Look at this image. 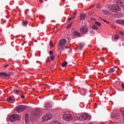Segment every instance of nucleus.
<instances>
[{"mask_svg":"<svg viewBox=\"0 0 124 124\" xmlns=\"http://www.w3.org/2000/svg\"><path fill=\"white\" fill-rule=\"evenodd\" d=\"M66 45V40L63 39L60 40L58 43V48L59 50H60L61 53H62V51H64V46H65Z\"/></svg>","mask_w":124,"mask_h":124,"instance_id":"nucleus-1","label":"nucleus"},{"mask_svg":"<svg viewBox=\"0 0 124 124\" xmlns=\"http://www.w3.org/2000/svg\"><path fill=\"white\" fill-rule=\"evenodd\" d=\"M120 9H121V7L117 5H114L111 6L109 8V10L111 12H114V13L118 12V11H120Z\"/></svg>","mask_w":124,"mask_h":124,"instance_id":"nucleus-2","label":"nucleus"},{"mask_svg":"<svg viewBox=\"0 0 124 124\" xmlns=\"http://www.w3.org/2000/svg\"><path fill=\"white\" fill-rule=\"evenodd\" d=\"M79 31L81 34H86L89 31V28L87 26H83L80 28Z\"/></svg>","mask_w":124,"mask_h":124,"instance_id":"nucleus-3","label":"nucleus"},{"mask_svg":"<svg viewBox=\"0 0 124 124\" xmlns=\"http://www.w3.org/2000/svg\"><path fill=\"white\" fill-rule=\"evenodd\" d=\"M19 120H20V116L17 114H13L10 117L11 122H15L16 121H19Z\"/></svg>","mask_w":124,"mask_h":124,"instance_id":"nucleus-4","label":"nucleus"},{"mask_svg":"<svg viewBox=\"0 0 124 124\" xmlns=\"http://www.w3.org/2000/svg\"><path fill=\"white\" fill-rule=\"evenodd\" d=\"M11 75H13V73L9 72L8 74L6 72H2L0 73V76L2 78H5L6 77H10Z\"/></svg>","mask_w":124,"mask_h":124,"instance_id":"nucleus-5","label":"nucleus"},{"mask_svg":"<svg viewBox=\"0 0 124 124\" xmlns=\"http://www.w3.org/2000/svg\"><path fill=\"white\" fill-rule=\"evenodd\" d=\"M62 119L65 120V121L69 122L72 120V115L70 114H65L63 115Z\"/></svg>","mask_w":124,"mask_h":124,"instance_id":"nucleus-6","label":"nucleus"},{"mask_svg":"<svg viewBox=\"0 0 124 124\" xmlns=\"http://www.w3.org/2000/svg\"><path fill=\"white\" fill-rule=\"evenodd\" d=\"M26 109H27V107L23 105L18 106L16 108V111L17 112V113H19L20 112H23Z\"/></svg>","mask_w":124,"mask_h":124,"instance_id":"nucleus-7","label":"nucleus"},{"mask_svg":"<svg viewBox=\"0 0 124 124\" xmlns=\"http://www.w3.org/2000/svg\"><path fill=\"white\" fill-rule=\"evenodd\" d=\"M80 119L82 121H86V120H91V116L87 113H83L81 116H80Z\"/></svg>","mask_w":124,"mask_h":124,"instance_id":"nucleus-8","label":"nucleus"},{"mask_svg":"<svg viewBox=\"0 0 124 124\" xmlns=\"http://www.w3.org/2000/svg\"><path fill=\"white\" fill-rule=\"evenodd\" d=\"M52 118H53V116L52 114H46L43 117V122H47V121H49L50 120H52Z\"/></svg>","mask_w":124,"mask_h":124,"instance_id":"nucleus-9","label":"nucleus"},{"mask_svg":"<svg viewBox=\"0 0 124 124\" xmlns=\"http://www.w3.org/2000/svg\"><path fill=\"white\" fill-rule=\"evenodd\" d=\"M41 113H42V111L41 110V109H37L35 110L34 115L35 116H37L38 115H40Z\"/></svg>","mask_w":124,"mask_h":124,"instance_id":"nucleus-10","label":"nucleus"},{"mask_svg":"<svg viewBox=\"0 0 124 124\" xmlns=\"http://www.w3.org/2000/svg\"><path fill=\"white\" fill-rule=\"evenodd\" d=\"M116 23L119 24V25H124V19H118L116 20Z\"/></svg>","mask_w":124,"mask_h":124,"instance_id":"nucleus-11","label":"nucleus"},{"mask_svg":"<svg viewBox=\"0 0 124 124\" xmlns=\"http://www.w3.org/2000/svg\"><path fill=\"white\" fill-rule=\"evenodd\" d=\"M45 107L46 108H51V107H52V104L51 103H46L45 104Z\"/></svg>","mask_w":124,"mask_h":124,"instance_id":"nucleus-12","label":"nucleus"},{"mask_svg":"<svg viewBox=\"0 0 124 124\" xmlns=\"http://www.w3.org/2000/svg\"><path fill=\"white\" fill-rule=\"evenodd\" d=\"M75 35H76V36H78V37H80V36L81 35V34L78 31H75L74 32Z\"/></svg>","mask_w":124,"mask_h":124,"instance_id":"nucleus-13","label":"nucleus"},{"mask_svg":"<svg viewBox=\"0 0 124 124\" xmlns=\"http://www.w3.org/2000/svg\"><path fill=\"white\" fill-rule=\"evenodd\" d=\"M102 12L105 15H109V14H110V12L108 11L104 10H103Z\"/></svg>","mask_w":124,"mask_h":124,"instance_id":"nucleus-14","label":"nucleus"},{"mask_svg":"<svg viewBox=\"0 0 124 124\" xmlns=\"http://www.w3.org/2000/svg\"><path fill=\"white\" fill-rule=\"evenodd\" d=\"M80 18L83 20H85V18H86V14L82 13L80 15Z\"/></svg>","mask_w":124,"mask_h":124,"instance_id":"nucleus-15","label":"nucleus"},{"mask_svg":"<svg viewBox=\"0 0 124 124\" xmlns=\"http://www.w3.org/2000/svg\"><path fill=\"white\" fill-rule=\"evenodd\" d=\"M28 24H29V22H28V21L27 20H24L22 21V24L24 27H26V26H27Z\"/></svg>","mask_w":124,"mask_h":124,"instance_id":"nucleus-16","label":"nucleus"},{"mask_svg":"<svg viewBox=\"0 0 124 124\" xmlns=\"http://www.w3.org/2000/svg\"><path fill=\"white\" fill-rule=\"evenodd\" d=\"M114 72H115V69L114 68L110 69L108 71V73H110V74H112Z\"/></svg>","mask_w":124,"mask_h":124,"instance_id":"nucleus-17","label":"nucleus"},{"mask_svg":"<svg viewBox=\"0 0 124 124\" xmlns=\"http://www.w3.org/2000/svg\"><path fill=\"white\" fill-rule=\"evenodd\" d=\"M67 62L66 61H64L63 63L62 64V66L64 67L67 65Z\"/></svg>","mask_w":124,"mask_h":124,"instance_id":"nucleus-18","label":"nucleus"},{"mask_svg":"<svg viewBox=\"0 0 124 124\" xmlns=\"http://www.w3.org/2000/svg\"><path fill=\"white\" fill-rule=\"evenodd\" d=\"M95 24L97 25L98 27H101V23L100 22H98L97 21L95 22Z\"/></svg>","mask_w":124,"mask_h":124,"instance_id":"nucleus-19","label":"nucleus"},{"mask_svg":"<svg viewBox=\"0 0 124 124\" xmlns=\"http://www.w3.org/2000/svg\"><path fill=\"white\" fill-rule=\"evenodd\" d=\"M120 37V36L118 34H116L114 36V39H116V40H118Z\"/></svg>","mask_w":124,"mask_h":124,"instance_id":"nucleus-20","label":"nucleus"},{"mask_svg":"<svg viewBox=\"0 0 124 124\" xmlns=\"http://www.w3.org/2000/svg\"><path fill=\"white\" fill-rule=\"evenodd\" d=\"M93 30H98V27L95 25H93Z\"/></svg>","mask_w":124,"mask_h":124,"instance_id":"nucleus-21","label":"nucleus"},{"mask_svg":"<svg viewBox=\"0 0 124 124\" xmlns=\"http://www.w3.org/2000/svg\"><path fill=\"white\" fill-rule=\"evenodd\" d=\"M8 101H12V96H10L7 98Z\"/></svg>","mask_w":124,"mask_h":124,"instance_id":"nucleus-22","label":"nucleus"},{"mask_svg":"<svg viewBox=\"0 0 124 124\" xmlns=\"http://www.w3.org/2000/svg\"><path fill=\"white\" fill-rule=\"evenodd\" d=\"M50 46L51 48L52 47H54V44L53 43V42H52V41H50Z\"/></svg>","mask_w":124,"mask_h":124,"instance_id":"nucleus-23","label":"nucleus"},{"mask_svg":"<svg viewBox=\"0 0 124 124\" xmlns=\"http://www.w3.org/2000/svg\"><path fill=\"white\" fill-rule=\"evenodd\" d=\"M113 116H114L113 118H118V117H119V115H116V113L112 114L111 117H113Z\"/></svg>","mask_w":124,"mask_h":124,"instance_id":"nucleus-24","label":"nucleus"},{"mask_svg":"<svg viewBox=\"0 0 124 124\" xmlns=\"http://www.w3.org/2000/svg\"><path fill=\"white\" fill-rule=\"evenodd\" d=\"M46 88L49 90V89H50V87L49 85L46 84V87H45V89H46Z\"/></svg>","mask_w":124,"mask_h":124,"instance_id":"nucleus-25","label":"nucleus"},{"mask_svg":"<svg viewBox=\"0 0 124 124\" xmlns=\"http://www.w3.org/2000/svg\"><path fill=\"white\" fill-rule=\"evenodd\" d=\"M79 46H80V49H82L83 47L84 46V45L82 43L79 44Z\"/></svg>","mask_w":124,"mask_h":124,"instance_id":"nucleus-26","label":"nucleus"},{"mask_svg":"<svg viewBox=\"0 0 124 124\" xmlns=\"http://www.w3.org/2000/svg\"><path fill=\"white\" fill-rule=\"evenodd\" d=\"M72 22L70 24L68 25V26L66 27V29H69V28H71V26H72Z\"/></svg>","mask_w":124,"mask_h":124,"instance_id":"nucleus-27","label":"nucleus"},{"mask_svg":"<svg viewBox=\"0 0 124 124\" xmlns=\"http://www.w3.org/2000/svg\"><path fill=\"white\" fill-rule=\"evenodd\" d=\"M20 90H16L15 91V93H16V94H19V93H20Z\"/></svg>","mask_w":124,"mask_h":124,"instance_id":"nucleus-28","label":"nucleus"},{"mask_svg":"<svg viewBox=\"0 0 124 124\" xmlns=\"http://www.w3.org/2000/svg\"><path fill=\"white\" fill-rule=\"evenodd\" d=\"M72 17L73 19H75V17H76V13H74Z\"/></svg>","mask_w":124,"mask_h":124,"instance_id":"nucleus-29","label":"nucleus"},{"mask_svg":"<svg viewBox=\"0 0 124 124\" xmlns=\"http://www.w3.org/2000/svg\"><path fill=\"white\" fill-rule=\"evenodd\" d=\"M50 59H51V61H54V60H55V57H54V56L51 55Z\"/></svg>","mask_w":124,"mask_h":124,"instance_id":"nucleus-30","label":"nucleus"},{"mask_svg":"<svg viewBox=\"0 0 124 124\" xmlns=\"http://www.w3.org/2000/svg\"><path fill=\"white\" fill-rule=\"evenodd\" d=\"M25 123L27 124H29V118L25 119Z\"/></svg>","mask_w":124,"mask_h":124,"instance_id":"nucleus-31","label":"nucleus"},{"mask_svg":"<svg viewBox=\"0 0 124 124\" xmlns=\"http://www.w3.org/2000/svg\"><path fill=\"white\" fill-rule=\"evenodd\" d=\"M74 18H73L72 17H69L68 19V22H69L70 21H71L72 20H73Z\"/></svg>","mask_w":124,"mask_h":124,"instance_id":"nucleus-32","label":"nucleus"},{"mask_svg":"<svg viewBox=\"0 0 124 124\" xmlns=\"http://www.w3.org/2000/svg\"><path fill=\"white\" fill-rule=\"evenodd\" d=\"M103 21L105 22V23H107V24H110V22L106 20L103 19Z\"/></svg>","mask_w":124,"mask_h":124,"instance_id":"nucleus-33","label":"nucleus"},{"mask_svg":"<svg viewBox=\"0 0 124 124\" xmlns=\"http://www.w3.org/2000/svg\"><path fill=\"white\" fill-rule=\"evenodd\" d=\"M50 62V57H47V60L46 61V62Z\"/></svg>","mask_w":124,"mask_h":124,"instance_id":"nucleus-34","label":"nucleus"},{"mask_svg":"<svg viewBox=\"0 0 124 124\" xmlns=\"http://www.w3.org/2000/svg\"><path fill=\"white\" fill-rule=\"evenodd\" d=\"M25 119H29V114H27L25 115Z\"/></svg>","mask_w":124,"mask_h":124,"instance_id":"nucleus-35","label":"nucleus"},{"mask_svg":"<svg viewBox=\"0 0 124 124\" xmlns=\"http://www.w3.org/2000/svg\"><path fill=\"white\" fill-rule=\"evenodd\" d=\"M121 113L122 114V115H123V116H124V108L122 110H121Z\"/></svg>","mask_w":124,"mask_h":124,"instance_id":"nucleus-36","label":"nucleus"},{"mask_svg":"<svg viewBox=\"0 0 124 124\" xmlns=\"http://www.w3.org/2000/svg\"><path fill=\"white\" fill-rule=\"evenodd\" d=\"M116 2H117V3L118 4H120V3L121 4H122V2H121V1H119V0H117V1H116Z\"/></svg>","mask_w":124,"mask_h":124,"instance_id":"nucleus-37","label":"nucleus"},{"mask_svg":"<svg viewBox=\"0 0 124 124\" xmlns=\"http://www.w3.org/2000/svg\"><path fill=\"white\" fill-rule=\"evenodd\" d=\"M93 12L91 11L89 13V15H93Z\"/></svg>","mask_w":124,"mask_h":124,"instance_id":"nucleus-38","label":"nucleus"},{"mask_svg":"<svg viewBox=\"0 0 124 124\" xmlns=\"http://www.w3.org/2000/svg\"><path fill=\"white\" fill-rule=\"evenodd\" d=\"M49 54H50V56H53V51H52V50L50 51Z\"/></svg>","mask_w":124,"mask_h":124,"instance_id":"nucleus-39","label":"nucleus"},{"mask_svg":"<svg viewBox=\"0 0 124 124\" xmlns=\"http://www.w3.org/2000/svg\"><path fill=\"white\" fill-rule=\"evenodd\" d=\"M121 86H122V87L123 88V90H124V83H122Z\"/></svg>","mask_w":124,"mask_h":124,"instance_id":"nucleus-40","label":"nucleus"},{"mask_svg":"<svg viewBox=\"0 0 124 124\" xmlns=\"http://www.w3.org/2000/svg\"><path fill=\"white\" fill-rule=\"evenodd\" d=\"M94 7V5H92L89 8V9H92V8H93V7Z\"/></svg>","mask_w":124,"mask_h":124,"instance_id":"nucleus-41","label":"nucleus"},{"mask_svg":"<svg viewBox=\"0 0 124 124\" xmlns=\"http://www.w3.org/2000/svg\"><path fill=\"white\" fill-rule=\"evenodd\" d=\"M97 8H100V5L99 4L97 5Z\"/></svg>","mask_w":124,"mask_h":124,"instance_id":"nucleus-42","label":"nucleus"},{"mask_svg":"<svg viewBox=\"0 0 124 124\" xmlns=\"http://www.w3.org/2000/svg\"><path fill=\"white\" fill-rule=\"evenodd\" d=\"M9 65V64H8L5 65L4 66L5 68H6V67H7Z\"/></svg>","mask_w":124,"mask_h":124,"instance_id":"nucleus-43","label":"nucleus"},{"mask_svg":"<svg viewBox=\"0 0 124 124\" xmlns=\"http://www.w3.org/2000/svg\"><path fill=\"white\" fill-rule=\"evenodd\" d=\"M111 28H112V29H116V27L113 25H111Z\"/></svg>","mask_w":124,"mask_h":124,"instance_id":"nucleus-44","label":"nucleus"},{"mask_svg":"<svg viewBox=\"0 0 124 124\" xmlns=\"http://www.w3.org/2000/svg\"><path fill=\"white\" fill-rule=\"evenodd\" d=\"M120 34H122V35H124V33L122 31H120Z\"/></svg>","mask_w":124,"mask_h":124,"instance_id":"nucleus-45","label":"nucleus"},{"mask_svg":"<svg viewBox=\"0 0 124 124\" xmlns=\"http://www.w3.org/2000/svg\"><path fill=\"white\" fill-rule=\"evenodd\" d=\"M21 98H25V95H21Z\"/></svg>","mask_w":124,"mask_h":124,"instance_id":"nucleus-46","label":"nucleus"},{"mask_svg":"<svg viewBox=\"0 0 124 124\" xmlns=\"http://www.w3.org/2000/svg\"><path fill=\"white\" fill-rule=\"evenodd\" d=\"M65 48V49H68V48H70V47H69V46H66Z\"/></svg>","mask_w":124,"mask_h":124,"instance_id":"nucleus-47","label":"nucleus"},{"mask_svg":"<svg viewBox=\"0 0 124 124\" xmlns=\"http://www.w3.org/2000/svg\"><path fill=\"white\" fill-rule=\"evenodd\" d=\"M40 2H43V0H40Z\"/></svg>","mask_w":124,"mask_h":124,"instance_id":"nucleus-48","label":"nucleus"},{"mask_svg":"<svg viewBox=\"0 0 124 124\" xmlns=\"http://www.w3.org/2000/svg\"><path fill=\"white\" fill-rule=\"evenodd\" d=\"M9 26H7V28H9Z\"/></svg>","mask_w":124,"mask_h":124,"instance_id":"nucleus-49","label":"nucleus"}]
</instances>
